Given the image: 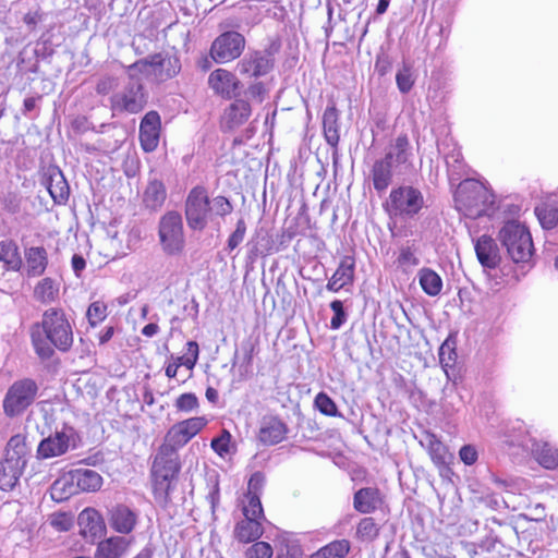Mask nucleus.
I'll return each instance as SVG.
<instances>
[{"label":"nucleus","mask_w":558,"mask_h":558,"mask_svg":"<svg viewBox=\"0 0 558 558\" xmlns=\"http://www.w3.org/2000/svg\"><path fill=\"white\" fill-rule=\"evenodd\" d=\"M51 526L58 531H69L73 524L72 518L66 513H54L50 518Z\"/></svg>","instance_id":"obj_56"},{"label":"nucleus","mask_w":558,"mask_h":558,"mask_svg":"<svg viewBox=\"0 0 558 558\" xmlns=\"http://www.w3.org/2000/svg\"><path fill=\"white\" fill-rule=\"evenodd\" d=\"M423 206L424 196L420 190L411 185H401L391 190L385 209L390 217L412 218Z\"/></svg>","instance_id":"obj_5"},{"label":"nucleus","mask_w":558,"mask_h":558,"mask_svg":"<svg viewBox=\"0 0 558 558\" xmlns=\"http://www.w3.org/2000/svg\"><path fill=\"white\" fill-rule=\"evenodd\" d=\"M209 197L204 186L193 187L185 201V218L193 230H203L207 226Z\"/></svg>","instance_id":"obj_11"},{"label":"nucleus","mask_w":558,"mask_h":558,"mask_svg":"<svg viewBox=\"0 0 558 558\" xmlns=\"http://www.w3.org/2000/svg\"><path fill=\"white\" fill-rule=\"evenodd\" d=\"M323 130L326 142L336 148L340 141L339 111L332 104L328 106L323 114Z\"/></svg>","instance_id":"obj_27"},{"label":"nucleus","mask_w":558,"mask_h":558,"mask_svg":"<svg viewBox=\"0 0 558 558\" xmlns=\"http://www.w3.org/2000/svg\"><path fill=\"white\" fill-rule=\"evenodd\" d=\"M160 116L157 111H148L140 124V141L142 148L147 151H154L159 144L160 135Z\"/></svg>","instance_id":"obj_17"},{"label":"nucleus","mask_w":558,"mask_h":558,"mask_svg":"<svg viewBox=\"0 0 558 558\" xmlns=\"http://www.w3.org/2000/svg\"><path fill=\"white\" fill-rule=\"evenodd\" d=\"M380 504L379 490L373 487H364L354 494V509L361 513H371Z\"/></svg>","instance_id":"obj_29"},{"label":"nucleus","mask_w":558,"mask_h":558,"mask_svg":"<svg viewBox=\"0 0 558 558\" xmlns=\"http://www.w3.org/2000/svg\"><path fill=\"white\" fill-rule=\"evenodd\" d=\"M459 456L461 461L466 465H472L477 460V451L474 446L472 445H464L460 451Z\"/></svg>","instance_id":"obj_58"},{"label":"nucleus","mask_w":558,"mask_h":558,"mask_svg":"<svg viewBox=\"0 0 558 558\" xmlns=\"http://www.w3.org/2000/svg\"><path fill=\"white\" fill-rule=\"evenodd\" d=\"M86 266V262L83 256L74 254L72 257V267L76 275H78Z\"/></svg>","instance_id":"obj_63"},{"label":"nucleus","mask_w":558,"mask_h":558,"mask_svg":"<svg viewBox=\"0 0 558 558\" xmlns=\"http://www.w3.org/2000/svg\"><path fill=\"white\" fill-rule=\"evenodd\" d=\"M532 450L538 463L545 469L551 470L558 466V449L545 442L534 444Z\"/></svg>","instance_id":"obj_38"},{"label":"nucleus","mask_w":558,"mask_h":558,"mask_svg":"<svg viewBox=\"0 0 558 558\" xmlns=\"http://www.w3.org/2000/svg\"><path fill=\"white\" fill-rule=\"evenodd\" d=\"M230 440L231 434L227 429H223L219 437L211 440V448L217 454L223 457L229 452Z\"/></svg>","instance_id":"obj_55"},{"label":"nucleus","mask_w":558,"mask_h":558,"mask_svg":"<svg viewBox=\"0 0 558 558\" xmlns=\"http://www.w3.org/2000/svg\"><path fill=\"white\" fill-rule=\"evenodd\" d=\"M0 262L3 263V268L5 270L19 271L22 269L23 262L15 242H0Z\"/></svg>","instance_id":"obj_34"},{"label":"nucleus","mask_w":558,"mask_h":558,"mask_svg":"<svg viewBox=\"0 0 558 558\" xmlns=\"http://www.w3.org/2000/svg\"><path fill=\"white\" fill-rule=\"evenodd\" d=\"M177 486L178 478L153 482V493L156 502L165 509L170 507L177 499Z\"/></svg>","instance_id":"obj_30"},{"label":"nucleus","mask_w":558,"mask_h":558,"mask_svg":"<svg viewBox=\"0 0 558 558\" xmlns=\"http://www.w3.org/2000/svg\"><path fill=\"white\" fill-rule=\"evenodd\" d=\"M454 202L459 211L473 219L492 216L496 210L494 194L476 180L461 182L454 193Z\"/></svg>","instance_id":"obj_2"},{"label":"nucleus","mask_w":558,"mask_h":558,"mask_svg":"<svg viewBox=\"0 0 558 558\" xmlns=\"http://www.w3.org/2000/svg\"><path fill=\"white\" fill-rule=\"evenodd\" d=\"M428 452L433 462L440 466L447 463L448 449L447 447L433 434L427 436Z\"/></svg>","instance_id":"obj_44"},{"label":"nucleus","mask_w":558,"mask_h":558,"mask_svg":"<svg viewBox=\"0 0 558 558\" xmlns=\"http://www.w3.org/2000/svg\"><path fill=\"white\" fill-rule=\"evenodd\" d=\"M167 198L166 186L159 178L151 175L143 193V203L146 208L157 210L161 208Z\"/></svg>","instance_id":"obj_26"},{"label":"nucleus","mask_w":558,"mask_h":558,"mask_svg":"<svg viewBox=\"0 0 558 558\" xmlns=\"http://www.w3.org/2000/svg\"><path fill=\"white\" fill-rule=\"evenodd\" d=\"M350 548L351 544L348 539H337L319 548L310 558H344Z\"/></svg>","instance_id":"obj_36"},{"label":"nucleus","mask_w":558,"mask_h":558,"mask_svg":"<svg viewBox=\"0 0 558 558\" xmlns=\"http://www.w3.org/2000/svg\"><path fill=\"white\" fill-rule=\"evenodd\" d=\"M78 524L85 535L97 536L102 534V518L100 513L93 508H86L80 513Z\"/></svg>","instance_id":"obj_33"},{"label":"nucleus","mask_w":558,"mask_h":558,"mask_svg":"<svg viewBox=\"0 0 558 558\" xmlns=\"http://www.w3.org/2000/svg\"><path fill=\"white\" fill-rule=\"evenodd\" d=\"M106 517L109 526L122 536L132 533L138 522L137 512L124 504L108 507Z\"/></svg>","instance_id":"obj_15"},{"label":"nucleus","mask_w":558,"mask_h":558,"mask_svg":"<svg viewBox=\"0 0 558 558\" xmlns=\"http://www.w3.org/2000/svg\"><path fill=\"white\" fill-rule=\"evenodd\" d=\"M25 466L16 462L1 460L0 462V489L12 490L17 484Z\"/></svg>","instance_id":"obj_31"},{"label":"nucleus","mask_w":558,"mask_h":558,"mask_svg":"<svg viewBox=\"0 0 558 558\" xmlns=\"http://www.w3.org/2000/svg\"><path fill=\"white\" fill-rule=\"evenodd\" d=\"M245 233L246 223L244 219L241 218L236 221L235 230L230 234L228 239V248L231 251L236 248L244 240Z\"/></svg>","instance_id":"obj_54"},{"label":"nucleus","mask_w":558,"mask_h":558,"mask_svg":"<svg viewBox=\"0 0 558 558\" xmlns=\"http://www.w3.org/2000/svg\"><path fill=\"white\" fill-rule=\"evenodd\" d=\"M457 339L456 336L449 335L439 348V362L449 378L448 368L452 367L457 361Z\"/></svg>","instance_id":"obj_40"},{"label":"nucleus","mask_w":558,"mask_h":558,"mask_svg":"<svg viewBox=\"0 0 558 558\" xmlns=\"http://www.w3.org/2000/svg\"><path fill=\"white\" fill-rule=\"evenodd\" d=\"M396 83L401 94H408L412 89L415 83V76L410 64L402 63L396 74Z\"/></svg>","instance_id":"obj_45"},{"label":"nucleus","mask_w":558,"mask_h":558,"mask_svg":"<svg viewBox=\"0 0 558 558\" xmlns=\"http://www.w3.org/2000/svg\"><path fill=\"white\" fill-rule=\"evenodd\" d=\"M498 239L515 264L529 263L534 246L530 231L517 221H508L499 231Z\"/></svg>","instance_id":"obj_3"},{"label":"nucleus","mask_w":558,"mask_h":558,"mask_svg":"<svg viewBox=\"0 0 558 558\" xmlns=\"http://www.w3.org/2000/svg\"><path fill=\"white\" fill-rule=\"evenodd\" d=\"M116 87V81L113 77H104L98 81L96 85V92L99 95H107Z\"/></svg>","instance_id":"obj_61"},{"label":"nucleus","mask_w":558,"mask_h":558,"mask_svg":"<svg viewBox=\"0 0 558 558\" xmlns=\"http://www.w3.org/2000/svg\"><path fill=\"white\" fill-rule=\"evenodd\" d=\"M32 342L40 359H50L57 348L68 351L73 344L72 327L60 308H49L44 312L41 322L34 325Z\"/></svg>","instance_id":"obj_1"},{"label":"nucleus","mask_w":558,"mask_h":558,"mask_svg":"<svg viewBox=\"0 0 558 558\" xmlns=\"http://www.w3.org/2000/svg\"><path fill=\"white\" fill-rule=\"evenodd\" d=\"M208 84L210 88L222 98L231 99L236 97L240 88V81L232 72L226 69H217L209 74Z\"/></svg>","instance_id":"obj_18"},{"label":"nucleus","mask_w":558,"mask_h":558,"mask_svg":"<svg viewBox=\"0 0 558 558\" xmlns=\"http://www.w3.org/2000/svg\"><path fill=\"white\" fill-rule=\"evenodd\" d=\"M130 81L124 88L116 93L110 98V108L116 113L135 114L141 112L146 104L147 96L144 92V85L136 77L129 73Z\"/></svg>","instance_id":"obj_6"},{"label":"nucleus","mask_w":558,"mask_h":558,"mask_svg":"<svg viewBox=\"0 0 558 558\" xmlns=\"http://www.w3.org/2000/svg\"><path fill=\"white\" fill-rule=\"evenodd\" d=\"M77 493L75 485L70 481V472L61 478L53 482L51 486V497L57 501L68 499L71 495Z\"/></svg>","instance_id":"obj_42"},{"label":"nucleus","mask_w":558,"mask_h":558,"mask_svg":"<svg viewBox=\"0 0 558 558\" xmlns=\"http://www.w3.org/2000/svg\"><path fill=\"white\" fill-rule=\"evenodd\" d=\"M272 548L266 542H257L247 548L246 558H271Z\"/></svg>","instance_id":"obj_51"},{"label":"nucleus","mask_w":558,"mask_h":558,"mask_svg":"<svg viewBox=\"0 0 558 558\" xmlns=\"http://www.w3.org/2000/svg\"><path fill=\"white\" fill-rule=\"evenodd\" d=\"M379 534V526L371 517L363 518L356 527V536L363 542H372Z\"/></svg>","instance_id":"obj_46"},{"label":"nucleus","mask_w":558,"mask_h":558,"mask_svg":"<svg viewBox=\"0 0 558 558\" xmlns=\"http://www.w3.org/2000/svg\"><path fill=\"white\" fill-rule=\"evenodd\" d=\"M263 531L260 523L256 519L245 518L240 521L234 530V535L239 542H254L260 537Z\"/></svg>","instance_id":"obj_35"},{"label":"nucleus","mask_w":558,"mask_h":558,"mask_svg":"<svg viewBox=\"0 0 558 558\" xmlns=\"http://www.w3.org/2000/svg\"><path fill=\"white\" fill-rule=\"evenodd\" d=\"M245 45V37L241 33L227 31L215 38L209 53L216 63H228L243 53Z\"/></svg>","instance_id":"obj_10"},{"label":"nucleus","mask_w":558,"mask_h":558,"mask_svg":"<svg viewBox=\"0 0 558 558\" xmlns=\"http://www.w3.org/2000/svg\"><path fill=\"white\" fill-rule=\"evenodd\" d=\"M181 69L180 59L170 52H158L137 60L128 68L131 75L143 74L157 82L174 77Z\"/></svg>","instance_id":"obj_4"},{"label":"nucleus","mask_w":558,"mask_h":558,"mask_svg":"<svg viewBox=\"0 0 558 558\" xmlns=\"http://www.w3.org/2000/svg\"><path fill=\"white\" fill-rule=\"evenodd\" d=\"M70 481L78 492H97L102 486L101 475L89 469H75L70 471Z\"/></svg>","instance_id":"obj_24"},{"label":"nucleus","mask_w":558,"mask_h":558,"mask_svg":"<svg viewBox=\"0 0 558 558\" xmlns=\"http://www.w3.org/2000/svg\"><path fill=\"white\" fill-rule=\"evenodd\" d=\"M80 444L81 438L77 432L73 427L64 426L61 430H56L39 442L37 457L39 459L60 457L77 449Z\"/></svg>","instance_id":"obj_8"},{"label":"nucleus","mask_w":558,"mask_h":558,"mask_svg":"<svg viewBox=\"0 0 558 558\" xmlns=\"http://www.w3.org/2000/svg\"><path fill=\"white\" fill-rule=\"evenodd\" d=\"M475 253L480 264L485 268L495 269L500 264L499 248L495 240L488 235H482L477 239Z\"/></svg>","instance_id":"obj_20"},{"label":"nucleus","mask_w":558,"mask_h":558,"mask_svg":"<svg viewBox=\"0 0 558 558\" xmlns=\"http://www.w3.org/2000/svg\"><path fill=\"white\" fill-rule=\"evenodd\" d=\"M355 259L352 256H344L336 271L333 277L339 281L343 282V286L352 284L354 280Z\"/></svg>","instance_id":"obj_43"},{"label":"nucleus","mask_w":558,"mask_h":558,"mask_svg":"<svg viewBox=\"0 0 558 558\" xmlns=\"http://www.w3.org/2000/svg\"><path fill=\"white\" fill-rule=\"evenodd\" d=\"M34 295L41 303H51L59 295V284L51 278H44L36 284Z\"/></svg>","instance_id":"obj_39"},{"label":"nucleus","mask_w":558,"mask_h":558,"mask_svg":"<svg viewBox=\"0 0 558 558\" xmlns=\"http://www.w3.org/2000/svg\"><path fill=\"white\" fill-rule=\"evenodd\" d=\"M265 483V476L260 472H255L250 477L248 484H247V495L251 494H257L259 495V492Z\"/></svg>","instance_id":"obj_59"},{"label":"nucleus","mask_w":558,"mask_h":558,"mask_svg":"<svg viewBox=\"0 0 558 558\" xmlns=\"http://www.w3.org/2000/svg\"><path fill=\"white\" fill-rule=\"evenodd\" d=\"M330 308L333 312V317L330 320V328L333 330L339 329L347 320V314L343 304L340 300H335L330 303Z\"/></svg>","instance_id":"obj_52"},{"label":"nucleus","mask_w":558,"mask_h":558,"mask_svg":"<svg viewBox=\"0 0 558 558\" xmlns=\"http://www.w3.org/2000/svg\"><path fill=\"white\" fill-rule=\"evenodd\" d=\"M132 544V538L125 536H110L98 543L95 558H122Z\"/></svg>","instance_id":"obj_22"},{"label":"nucleus","mask_w":558,"mask_h":558,"mask_svg":"<svg viewBox=\"0 0 558 558\" xmlns=\"http://www.w3.org/2000/svg\"><path fill=\"white\" fill-rule=\"evenodd\" d=\"M275 66V58L270 49L254 50L236 63L241 75L259 77L267 75Z\"/></svg>","instance_id":"obj_13"},{"label":"nucleus","mask_w":558,"mask_h":558,"mask_svg":"<svg viewBox=\"0 0 558 558\" xmlns=\"http://www.w3.org/2000/svg\"><path fill=\"white\" fill-rule=\"evenodd\" d=\"M159 331V327L155 323H150L142 329V333L146 337H154Z\"/></svg>","instance_id":"obj_64"},{"label":"nucleus","mask_w":558,"mask_h":558,"mask_svg":"<svg viewBox=\"0 0 558 558\" xmlns=\"http://www.w3.org/2000/svg\"><path fill=\"white\" fill-rule=\"evenodd\" d=\"M316 408L325 415L336 416L337 415V405L326 393L319 392L315 398Z\"/></svg>","instance_id":"obj_50"},{"label":"nucleus","mask_w":558,"mask_h":558,"mask_svg":"<svg viewBox=\"0 0 558 558\" xmlns=\"http://www.w3.org/2000/svg\"><path fill=\"white\" fill-rule=\"evenodd\" d=\"M206 424L207 420L205 417L195 416L172 425L167 432L161 447H168L178 452V449L186 445Z\"/></svg>","instance_id":"obj_12"},{"label":"nucleus","mask_w":558,"mask_h":558,"mask_svg":"<svg viewBox=\"0 0 558 558\" xmlns=\"http://www.w3.org/2000/svg\"><path fill=\"white\" fill-rule=\"evenodd\" d=\"M393 167L384 157L377 159L371 170L374 189L378 193L385 192L392 182Z\"/></svg>","instance_id":"obj_28"},{"label":"nucleus","mask_w":558,"mask_h":558,"mask_svg":"<svg viewBox=\"0 0 558 558\" xmlns=\"http://www.w3.org/2000/svg\"><path fill=\"white\" fill-rule=\"evenodd\" d=\"M246 95L262 102L266 95L265 84L263 82H255L251 84L246 89Z\"/></svg>","instance_id":"obj_60"},{"label":"nucleus","mask_w":558,"mask_h":558,"mask_svg":"<svg viewBox=\"0 0 558 558\" xmlns=\"http://www.w3.org/2000/svg\"><path fill=\"white\" fill-rule=\"evenodd\" d=\"M27 453L28 448L26 445V437L21 434H16L13 435L7 444L4 460H12V462H16L17 464L25 466Z\"/></svg>","instance_id":"obj_32"},{"label":"nucleus","mask_w":558,"mask_h":558,"mask_svg":"<svg viewBox=\"0 0 558 558\" xmlns=\"http://www.w3.org/2000/svg\"><path fill=\"white\" fill-rule=\"evenodd\" d=\"M412 147L407 134H400L387 148L384 158L398 170L412 167Z\"/></svg>","instance_id":"obj_19"},{"label":"nucleus","mask_w":558,"mask_h":558,"mask_svg":"<svg viewBox=\"0 0 558 558\" xmlns=\"http://www.w3.org/2000/svg\"><path fill=\"white\" fill-rule=\"evenodd\" d=\"M159 239L169 255L179 254L184 247L182 217L177 211L163 215L159 222Z\"/></svg>","instance_id":"obj_9"},{"label":"nucleus","mask_w":558,"mask_h":558,"mask_svg":"<svg viewBox=\"0 0 558 558\" xmlns=\"http://www.w3.org/2000/svg\"><path fill=\"white\" fill-rule=\"evenodd\" d=\"M288 432L287 425L277 416H265L262 420L258 438L264 445L281 442Z\"/></svg>","instance_id":"obj_21"},{"label":"nucleus","mask_w":558,"mask_h":558,"mask_svg":"<svg viewBox=\"0 0 558 558\" xmlns=\"http://www.w3.org/2000/svg\"><path fill=\"white\" fill-rule=\"evenodd\" d=\"M87 319L92 326H96L107 316V305L104 302L96 301L92 303L86 312Z\"/></svg>","instance_id":"obj_49"},{"label":"nucleus","mask_w":558,"mask_h":558,"mask_svg":"<svg viewBox=\"0 0 558 558\" xmlns=\"http://www.w3.org/2000/svg\"><path fill=\"white\" fill-rule=\"evenodd\" d=\"M175 407L179 411L191 412L198 408V399L192 392L182 393L175 400Z\"/></svg>","instance_id":"obj_53"},{"label":"nucleus","mask_w":558,"mask_h":558,"mask_svg":"<svg viewBox=\"0 0 558 558\" xmlns=\"http://www.w3.org/2000/svg\"><path fill=\"white\" fill-rule=\"evenodd\" d=\"M198 353H199V349H198V344L196 341H189L186 343V353L184 354L185 355V360H184V366L189 369H192L195 364L197 363V360H198Z\"/></svg>","instance_id":"obj_57"},{"label":"nucleus","mask_w":558,"mask_h":558,"mask_svg":"<svg viewBox=\"0 0 558 558\" xmlns=\"http://www.w3.org/2000/svg\"><path fill=\"white\" fill-rule=\"evenodd\" d=\"M38 385L32 378L15 380L8 389L3 399V411L7 416L22 414L36 400Z\"/></svg>","instance_id":"obj_7"},{"label":"nucleus","mask_w":558,"mask_h":558,"mask_svg":"<svg viewBox=\"0 0 558 558\" xmlns=\"http://www.w3.org/2000/svg\"><path fill=\"white\" fill-rule=\"evenodd\" d=\"M25 272L27 277H39L41 276L48 265V254L43 246H32L25 248Z\"/></svg>","instance_id":"obj_25"},{"label":"nucleus","mask_w":558,"mask_h":558,"mask_svg":"<svg viewBox=\"0 0 558 558\" xmlns=\"http://www.w3.org/2000/svg\"><path fill=\"white\" fill-rule=\"evenodd\" d=\"M399 263L402 265H417L418 260L410 248H403L399 255Z\"/></svg>","instance_id":"obj_62"},{"label":"nucleus","mask_w":558,"mask_h":558,"mask_svg":"<svg viewBox=\"0 0 558 558\" xmlns=\"http://www.w3.org/2000/svg\"><path fill=\"white\" fill-rule=\"evenodd\" d=\"M252 108L248 101L235 99L226 110L222 118L223 126L228 130L243 125L251 117Z\"/></svg>","instance_id":"obj_23"},{"label":"nucleus","mask_w":558,"mask_h":558,"mask_svg":"<svg viewBox=\"0 0 558 558\" xmlns=\"http://www.w3.org/2000/svg\"><path fill=\"white\" fill-rule=\"evenodd\" d=\"M43 184L47 187L56 204L62 205L68 202L70 196V186L59 167L49 166L46 169Z\"/></svg>","instance_id":"obj_16"},{"label":"nucleus","mask_w":558,"mask_h":558,"mask_svg":"<svg viewBox=\"0 0 558 558\" xmlns=\"http://www.w3.org/2000/svg\"><path fill=\"white\" fill-rule=\"evenodd\" d=\"M246 498L247 505L243 507L244 517L258 520L259 518L263 517V507L259 495L251 494L246 495Z\"/></svg>","instance_id":"obj_48"},{"label":"nucleus","mask_w":558,"mask_h":558,"mask_svg":"<svg viewBox=\"0 0 558 558\" xmlns=\"http://www.w3.org/2000/svg\"><path fill=\"white\" fill-rule=\"evenodd\" d=\"M418 279L420 284L426 294L436 296L440 293L442 280L436 271L430 268H423L418 272Z\"/></svg>","instance_id":"obj_37"},{"label":"nucleus","mask_w":558,"mask_h":558,"mask_svg":"<svg viewBox=\"0 0 558 558\" xmlns=\"http://www.w3.org/2000/svg\"><path fill=\"white\" fill-rule=\"evenodd\" d=\"M535 214L544 229H554L558 223V205L545 203L535 207Z\"/></svg>","instance_id":"obj_41"},{"label":"nucleus","mask_w":558,"mask_h":558,"mask_svg":"<svg viewBox=\"0 0 558 558\" xmlns=\"http://www.w3.org/2000/svg\"><path fill=\"white\" fill-rule=\"evenodd\" d=\"M181 463L178 452L168 447H159L151 466L153 482L178 478Z\"/></svg>","instance_id":"obj_14"},{"label":"nucleus","mask_w":558,"mask_h":558,"mask_svg":"<svg viewBox=\"0 0 558 558\" xmlns=\"http://www.w3.org/2000/svg\"><path fill=\"white\" fill-rule=\"evenodd\" d=\"M233 210L232 204L225 196L218 195L214 198H209V214L220 217H225L231 214Z\"/></svg>","instance_id":"obj_47"}]
</instances>
